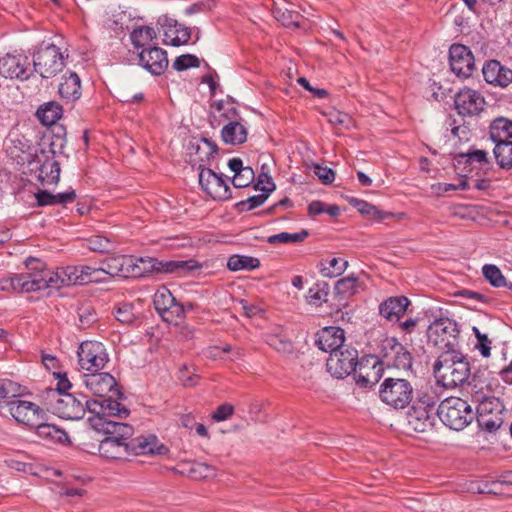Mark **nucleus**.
<instances>
[{"label":"nucleus","mask_w":512,"mask_h":512,"mask_svg":"<svg viewBox=\"0 0 512 512\" xmlns=\"http://www.w3.org/2000/svg\"><path fill=\"white\" fill-rule=\"evenodd\" d=\"M32 263L36 265L30 268L29 272L14 274L11 277L0 279V290L6 292L31 293L40 290H58L64 286L74 285L75 278H71L68 273V267L59 268L56 271L45 269L43 264L31 259L26 263L30 267Z\"/></svg>","instance_id":"f257e3e1"},{"label":"nucleus","mask_w":512,"mask_h":512,"mask_svg":"<svg viewBox=\"0 0 512 512\" xmlns=\"http://www.w3.org/2000/svg\"><path fill=\"white\" fill-rule=\"evenodd\" d=\"M93 427L106 434L99 444V453L102 457L118 460L129 456L128 439L133 435L132 426L101 418L93 424Z\"/></svg>","instance_id":"f03ea898"},{"label":"nucleus","mask_w":512,"mask_h":512,"mask_svg":"<svg viewBox=\"0 0 512 512\" xmlns=\"http://www.w3.org/2000/svg\"><path fill=\"white\" fill-rule=\"evenodd\" d=\"M438 384L453 389L466 382L471 368L467 357L458 350L443 351L433 365Z\"/></svg>","instance_id":"7ed1b4c3"},{"label":"nucleus","mask_w":512,"mask_h":512,"mask_svg":"<svg viewBox=\"0 0 512 512\" xmlns=\"http://www.w3.org/2000/svg\"><path fill=\"white\" fill-rule=\"evenodd\" d=\"M476 404V419L479 427L487 432L498 430L504 422L505 407L501 400L484 392L472 394Z\"/></svg>","instance_id":"20e7f679"},{"label":"nucleus","mask_w":512,"mask_h":512,"mask_svg":"<svg viewBox=\"0 0 512 512\" xmlns=\"http://www.w3.org/2000/svg\"><path fill=\"white\" fill-rule=\"evenodd\" d=\"M437 414L444 425L456 431L464 429L474 417L471 406L459 397L443 400L437 409Z\"/></svg>","instance_id":"39448f33"},{"label":"nucleus","mask_w":512,"mask_h":512,"mask_svg":"<svg viewBox=\"0 0 512 512\" xmlns=\"http://www.w3.org/2000/svg\"><path fill=\"white\" fill-rule=\"evenodd\" d=\"M413 396L414 388L407 379L388 377L379 387L380 400L396 410L406 408Z\"/></svg>","instance_id":"423d86ee"},{"label":"nucleus","mask_w":512,"mask_h":512,"mask_svg":"<svg viewBox=\"0 0 512 512\" xmlns=\"http://www.w3.org/2000/svg\"><path fill=\"white\" fill-rule=\"evenodd\" d=\"M459 329L457 323L448 318L434 320L427 328L429 343L443 351L455 350L458 344Z\"/></svg>","instance_id":"0eeeda50"},{"label":"nucleus","mask_w":512,"mask_h":512,"mask_svg":"<svg viewBox=\"0 0 512 512\" xmlns=\"http://www.w3.org/2000/svg\"><path fill=\"white\" fill-rule=\"evenodd\" d=\"M47 394L53 412L63 419L80 420L88 410V400L84 396L77 399L73 394H60L56 391H48Z\"/></svg>","instance_id":"6e6552de"},{"label":"nucleus","mask_w":512,"mask_h":512,"mask_svg":"<svg viewBox=\"0 0 512 512\" xmlns=\"http://www.w3.org/2000/svg\"><path fill=\"white\" fill-rule=\"evenodd\" d=\"M64 65V56L54 44L41 46L33 55L34 71L42 78L56 76Z\"/></svg>","instance_id":"1a4fd4ad"},{"label":"nucleus","mask_w":512,"mask_h":512,"mask_svg":"<svg viewBox=\"0 0 512 512\" xmlns=\"http://www.w3.org/2000/svg\"><path fill=\"white\" fill-rule=\"evenodd\" d=\"M78 363L82 370L89 373L102 370L109 361L105 346L98 341H84L78 351Z\"/></svg>","instance_id":"9d476101"},{"label":"nucleus","mask_w":512,"mask_h":512,"mask_svg":"<svg viewBox=\"0 0 512 512\" xmlns=\"http://www.w3.org/2000/svg\"><path fill=\"white\" fill-rule=\"evenodd\" d=\"M153 304L161 318L170 324H178L184 317L183 306L176 302L169 289L160 287L154 294Z\"/></svg>","instance_id":"9b49d317"},{"label":"nucleus","mask_w":512,"mask_h":512,"mask_svg":"<svg viewBox=\"0 0 512 512\" xmlns=\"http://www.w3.org/2000/svg\"><path fill=\"white\" fill-rule=\"evenodd\" d=\"M358 363V351L351 347H342L330 354L327 359L328 371L337 378L354 373Z\"/></svg>","instance_id":"f8f14e48"},{"label":"nucleus","mask_w":512,"mask_h":512,"mask_svg":"<svg viewBox=\"0 0 512 512\" xmlns=\"http://www.w3.org/2000/svg\"><path fill=\"white\" fill-rule=\"evenodd\" d=\"M8 411L18 422L30 427L38 425L46 419V412L37 404L25 400H13L8 402Z\"/></svg>","instance_id":"ddd939ff"},{"label":"nucleus","mask_w":512,"mask_h":512,"mask_svg":"<svg viewBox=\"0 0 512 512\" xmlns=\"http://www.w3.org/2000/svg\"><path fill=\"white\" fill-rule=\"evenodd\" d=\"M82 383L94 396L102 399L110 395L120 394L115 378L109 373L98 371L84 374Z\"/></svg>","instance_id":"4468645a"},{"label":"nucleus","mask_w":512,"mask_h":512,"mask_svg":"<svg viewBox=\"0 0 512 512\" xmlns=\"http://www.w3.org/2000/svg\"><path fill=\"white\" fill-rule=\"evenodd\" d=\"M113 396L105 397L101 401L92 400L86 402L88 411L95 414L94 418L89 419L92 425L101 418L108 420L107 417L110 416L126 418L129 415V410L117 400H114Z\"/></svg>","instance_id":"2eb2a0df"},{"label":"nucleus","mask_w":512,"mask_h":512,"mask_svg":"<svg viewBox=\"0 0 512 512\" xmlns=\"http://www.w3.org/2000/svg\"><path fill=\"white\" fill-rule=\"evenodd\" d=\"M382 364L397 369L411 367L412 358L404 346L395 339H386L381 348Z\"/></svg>","instance_id":"dca6fc26"},{"label":"nucleus","mask_w":512,"mask_h":512,"mask_svg":"<svg viewBox=\"0 0 512 512\" xmlns=\"http://www.w3.org/2000/svg\"><path fill=\"white\" fill-rule=\"evenodd\" d=\"M449 60L452 72L458 77L468 78L475 69L474 56L464 45L453 44L449 49Z\"/></svg>","instance_id":"f3484780"},{"label":"nucleus","mask_w":512,"mask_h":512,"mask_svg":"<svg viewBox=\"0 0 512 512\" xmlns=\"http://www.w3.org/2000/svg\"><path fill=\"white\" fill-rule=\"evenodd\" d=\"M199 184L215 200H226L231 196L230 188L222 175L209 168L201 169L199 172Z\"/></svg>","instance_id":"a211bd4d"},{"label":"nucleus","mask_w":512,"mask_h":512,"mask_svg":"<svg viewBox=\"0 0 512 512\" xmlns=\"http://www.w3.org/2000/svg\"><path fill=\"white\" fill-rule=\"evenodd\" d=\"M30 63L22 54H6L0 58V75L7 79L26 80L29 78Z\"/></svg>","instance_id":"6ab92c4d"},{"label":"nucleus","mask_w":512,"mask_h":512,"mask_svg":"<svg viewBox=\"0 0 512 512\" xmlns=\"http://www.w3.org/2000/svg\"><path fill=\"white\" fill-rule=\"evenodd\" d=\"M382 367L379 359L375 356H365L358 360L354 378L361 387L372 386L381 377Z\"/></svg>","instance_id":"aec40b11"},{"label":"nucleus","mask_w":512,"mask_h":512,"mask_svg":"<svg viewBox=\"0 0 512 512\" xmlns=\"http://www.w3.org/2000/svg\"><path fill=\"white\" fill-rule=\"evenodd\" d=\"M484 97L476 90L464 88L455 96V108L462 116L478 115L484 108Z\"/></svg>","instance_id":"412c9836"},{"label":"nucleus","mask_w":512,"mask_h":512,"mask_svg":"<svg viewBox=\"0 0 512 512\" xmlns=\"http://www.w3.org/2000/svg\"><path fill=\"white\" fill-rule=\"evenodd\" d=\"M138 57L140 65L152 75H161L168 67L167 52L160 47L142 49Z\"/></svg>","instance_id":"4be33fe9"},{"label":"nucleus","mask_w":512,"mask_h":512,"mask_svg":"<svg viewBox=\"0 0 512 512\" xmlns=\"http://www.w3.org/2000/svg\"><path fill=\"white\" fill-rule=\"evenodd\" d=\"M129 455H166L168 448L153 435H141L128 441Z\"/></svg>","instance_id":"5701e85b"},{"label":"nucleus","mask_w":512,"mask_h":512,"mask_svg":"<svg viewBox=\"0 0 512 512\" xmlns=\"http://www.w3.org/2000/svg\"><path fill=\"white\" fill-rule=\"evenodd\" d=\"M159 23L163 28L164 44L177 47L188 43L191 37L188 27L166 16L161 18Z\"/></svg>","instance_id":"b1692460"},{"label":"nucleus","mask_w":512,"mask_h":512,"mask_svg":"<svg viewBox=\"0 0 512 512\" xmlns=\"http://www.w3.org/2000/svg\"><path fill=\"white\" fill-rule=\"evenodd\" d=\"M485 81L491 85L507 87L512 82V70L497 60L486 62L482 68Z\"/></svg>","instance_id":"393cba45"},{"label":"nucleus","mask_w":512,"mask_h":512,"mask_svg":"<svg viewBox=\"0 0 512 512\" xmlns=\"http://www.w3.org/2000/svg\"><path fill=\"white\" fill-rule=\"evenodd\" d=\"M344 330L339 327H325L316 334L315 343L322 351L334 353L344 347Z\"/></svg>","instance_id":"a878e982"},{"label":"nucleus","mask_w":512,"mask_h":512,"mask_svg":"<svg viewBox=\"0 0 512 512\" xmlns=\"http://www.w3.org/2000/svg\"><path fill=\"white\" fill-rule=\"evenodd\" d=\"M133 256L119 255L108 258L102 262L100 270L110 277L132 278Z\"/></svg>","instance_id":"bb28decb"},{"label":"nucleus","mask_w":512,"mask_h":512,"mask_svg":"<svg viewBox=\"0 0 512 512\" xmlns=\"http://www.w3.org/2000/svg\"><path fill=\"white\" fill-rule=\"evenodd\" d=\"M409 304L410 301L405 296L389 297L379 305V314L390 322H398Z\"/></svg>","instance_id":"cd10ccee"},{"label":"nucleus","mask_w":512,"mask_h":512,"mask_svg":"<svg viewBox=\"0 0 512 512\" xmlns=\"http://www.w3.org/2000/svg\"><path fill=\"white\" fill-rule=\"evenodd\" d=\"M247 128L237 120H230L221 130L222 140L229 145H240L247 140Z\"/></svg>","instance_id":"c85d7f7f"},{"label":"nucleus","mask_w":512,"mask_h":512,"mask_svg":"<svg viewBox=\"0 0 512 512\" xmlns=\"http://www.w3.org/2000/svg\"><path fill=\"white\" fill-rule=\"evenodd\" d=\"M132 278L145 277L152 272H163L164 261H158L152 257L133 256Z\"/></svg>","instance_id":"c756f323"},{"label":"nucleus","mask_w":512,"mask_h":512,"mask_svg":"<svg viewBox=\"0 0 512 512\" xmlns=\"http://www.w3.org/2000/svg\"><path fill=\"white\" fill-rule=\"evenodd\" d=\"M266 343L281 354H291L293 343L282 327H275L265 335Z\"/></svg>","instance_id":"7c9ffc66"},{"label":"nucleus","mask_w":512,"mask_h":512,"mask_svg":"<svg viewBox=\"0 0 512 512\" xmlns=\"http://www.w3.org/2000/svg\"><path fill=\"white\" fill-rule=\"evenodd\" d=\"M60 96L67 101H75L81 96V81L79 76L70 72L68 76H63L58 90Z\"/></svg>","instance_id":"2f4dec72"},{"label":"nucleus","mask_w":512,"mask_h":512,"mask_svg":"<svg viewBox=\"0 0 512 512\" xmlns=\"http://www.w3.org/2000/svg\"><path fill=\"white\" fill-rule=\"evenodd\" d=\"M35 197L39 206L66 205L75 200L76 193L73 189L57 194H52L47 190H40L35 194Z\"/></svg>","instance_id":"473e14b6"},{"label":"nucleus","mask_w":512,"mask_h":512,"mask_svg":"<svg viewBox=\"0 0 512 512\" xmlns=\"http://www.w3.org/2000/svg\"><path fill=\"white\" fill-rule=\"evenodd\" d=\"M408 424L416 432H424L432 426L431 411L412 406L407 414Z\"/></svg>","instance_id":"72a5a7b5"},{"label":"nucleus","mask_w":512,"mask_h":512,"mask_svg":"<svg viewBox=\"0 0 512 512\" xmlns=\"http://www.w3.org/2000/svg\"><path fill=\"white\" fill-rule=\"evenodd\" d=\"M68 273L71 274V278L76 279L74 285L99 282L101 281L99 274H103L100 267L94 268L87 265L68 266Z\"/></svg>","instance_id":"f704fd0d"},{"label":"nucleus","mask_w":512,"mask_h":512,"mask_svg":"<svg viewBox=\"0 0 512 512\" xmlns=\"http://www.w3.org/2000/svg\"><path fill=\"white\" fill-rule=\"evenodd\" d=\"M36 428L37 435L51 443H65L68 441L67 433L54 424L45 423L44 421H40L38 425L34 426Z\"/></svg>","instance_id":"c9c22d12"},{"label":"nucleus","mask_w":512,"mask_h":512,"mask_svg":"<svg viewBox=\"0 0 512 512\" xmlns=\"http://www.w3.org/2000/svg\"><path fill=\"white\" fill-rule=\"evenodd\" d=\"M489 134L495 143L509 141L512 138V121L502 117L495 119L490 125Z\"/></svg>","instance_id":"e433bc0d"},{"label":"nucleus","mask_w":512,"mask_h":512,"mask_svg":"<svg viewBox=\"0 0 512 512\" xmlns=\"http://www.w3.org/2000/svg\"><path fill=\"white\" fill-rule=\"evenodd\" d=\"M201 265L194 259L189 260H170L164 261L163 272L174 273L179 276H185L192 271L198 270Z\"/></svg>","instance_id":"4c0bfd02"},{"label":"nucleus","mask_w":512,"mask_h":512,"mask_svg":"<svg viewBox=\"0 0 512 512\" xmlns=\"http://www.w3.org/2000/svg\"><path fill=\"white\" fill-rule=\"evenodd\" d=\"M63 114L62 106L57 102H48L37 110V117L43 125L55 124Z\"/></svg>","instance_id":"58836bf2"},{"label":"nucleus","mask_w":512,"mask_h":512,"mask_svg":"<svg viewBox=\"0 0 512 512\" xmlns=\"http://www.w3.org/2000/svg\"><path fill=\"white\" fill-rule=\"evenodd\" d=\"M349 203L358 210L359 213L376 221H383L392 216L391 213L379 210L376 206L357 198H351Z\"/></svg>","instance_id":"ea45409f"},{"label":"nucleus","mask_w":512,"mask_h":512,"mask_svg":"<svg viewBox=\"0 0 512 512\" xmlns=\"http://www.w3.org/2000/svg\"><path fill=\"white\" fill-rule=\"evenodd\" d=\"M321 265L322 268L320 272L322 276L326 278H334L345 272L348 267V261L340 257H333L323 261Z\"/></svg>","instance_id":"a19ab883"},{"label":"nucleus","mask_w":512,"mask_h":512,"mask_svg":"<svg viewBox=\"0 0 512 512\" xmlns=\"http://www.w3.org/2000/svg\"><path fill=\"white\" fill-rule=\"evenodd\" d=\"M156 38L154 28L150 26H140L135 28L131 34L130 39L135 48L146 49L145 47Z\"/></svg>","instance_id":"79ce46f5"},{"label":"nucleus","mask_w":512,"mask_h":512,"mask_svg":"<svg viewBox=\"0 0 512 512\" xmlns=\"http://www.w3.org/2000/svg\"><path fill=\"white\" fill-rule=\"evenodd\" d=\"M260 266L258 258L245 255H232L227 261V267L231 271H251Z\"/></svg>","instance_id":"37998d69"},{"label":"nucleus","mask_w":512,"mask_h":512,"mask_svg":"<svg viewBox=\"0 0 512 512\" xmlns=\"http://www.w3.org/2000/svg\"><path fill=\"white\" fill-rule=\"evenodd\" d=\"M358 278L354 275H349L338 280L335 284L334 290L340 300L346 299L358 292Z\"/></svg>","instance_id":"c03bdc74"},{"label":"nucleus","mask_w":512,"mask_h":512,"mask_svg":"<svg viewBox=\"0 0 512 512\" xmlns=\"http://www.w3.org/2000/svg\"><path fill=\"white\" fill-rule=\"evenodd\" d=\"M494 155L501 168H512V141L495 143Z\"/></svg>","instance_id":"a18cd8bd"},{"label":"nucleus","mask_w":512,"mask_h":512,"mask_svg":"<svg viewBox=\"0 0 512 512\" xmlns=\"http://www.w3.org/2000/svg\"><path fill=\"white\" fill-rule=\"evenodd\" d=\"M60 178V166L55 160H47L40 167L39 179L42 184H57Z\"/></svg>","instance_id":"49530a36"},{"label":"nucleus","mask_w":512,"mask_h":512,"mask_svg":"<svg viewBox=\"0 0 512 512\" xmlns=\"http://www.w3.org/2000/svg\"><path fill=\"white\" fill-rule=\"evenodd\" d=\"M265 177L268 185L263 186L261 188L262 193L259 195L251 196L245 201H241L239 203V206H246V210H252L256 207L261 206L267 200L269 193H271L275 189V184L270 176L265 175Z\"/></svg>","instance_id":"de8ad7c7"},{"label":"nucleus","mask_w":512,"mask_h":512,"mask_svg":"<svg viewBox=\"0 0 512 512\" xmlns=\"http://www.w3.org/2000/svg\"><path fill=\"white\" fill-rule=\"evenodd\" d=\"M308 235L309 233L305 229L296 233L281 232L279 234L269 236L267 242L272 245L300 243L303 242L308 237Z\"/></svg>","instance_id":"09e8293b"},{"label":"nucleus","mask_w":512,"mask_h":512,"mask_svg":"<svg viewBox=\"0 0 512 512\" xmlns=\"http://www.w3.org/2000/svg\"><path fill=\"white\" fill-rule=\"evenodd\" d=\"M438 402V397L432 388H425L417 391L414 406L432 411Z\"/></svg>","instance_id":"8fccbe9b"},{"label":"nucleus","mask_w":512,"mask_h":512,"mask_svg":"<svg viewBox=\"0 0 512 512\" xmlns=\"http://www.w3.org/2000/svg\"><path fill=\"white\" fill-rule=\"evenodd\" d=\"M484 277L494 287H505L507 286L506 279L503 276L501 270L492 264L484 265L482 268Z\"/></svg>","instance_id":"3c124183"},{"label":"nucleus","mask_w":512,"mask_h":512,"mask_svg":"<svg viewBox=\"0 0 512 512\" xmlns=\"http://www.w3.org/2000/svg\"><path fill=\"white\" fill-rule=\"evenodd\" d=\"M472 331L477 340L474 345L475 349L480 352L482 357H490L492 341L488 338V335L486 333H482L476 326L472 327Z\"/></svg>","instance_id":"603ef678"},{"label":"nucleus","mask_w":512,"mask_h":512,"mask_svg":"<svg viewBox=\"0 0 512 512\" xmlns=\"http://www.w3.org/2000/svg\"><path fill=\"white\" fill-rule=\"evenodd\" d=\"M87 247L93 252L108 253L113 249V244L107 237L95 235L87 239Z\"/></svg>","instance_id":"864d4df0"},{"label":"nucleus","mask_w":512,"mask_h":512,"mask_svg":"<svg viewBox=\"0 0 512 512\" xmlns=\"http://www.w3.org/2000/svg\"><path fill=\"white\" fill-rule=\"evenodd\" d=\"M190 473L193 478L204 480L214 478L216 476V469L206 463H195L190 468Z\"/></svg>","instance_id":"5fc2aeb1"},{"label":"nucleus","mask_w":512,"mask_h":512,"mask_svg":"<svg viewBox=\"0 0 512 512\" xmlns=\"http://www.w3.org/2000/svg\"><path fill=\"white\" fill-rule=\"evenodd\" d=\"M254 171L250 167H245L241 172L234 174L232 184L235 188H244L254 181Z\"/></svg>","instance_id":"6e6d98bb"},{"label":"nucleus","mask_w":512,"mask_h":512,"mask_svg":"<svg viewBox=\"0 0 512 512\" xmlns=\"http://www.w3.org/2000/svg\"><path fill=\"white\" fill-rule=\"evenodd\" d=\"M199 59L192 54L178 56L173 62V68L177 71H184L192 67H199Z\"/></svg>","instance_id":"4d7b16f0"},{"label":"nucleus","mask_w":512,"mask_h":512,"mask_svg":"<svg viewBox=\"0 0 512 512\" xmlns=\"http://www.w3.org/2000/svg\"><path fill=\"white\" fill-rule=\"evenodd\" d=\"M116 319L123 324H131L135 320V314L133 312V306L125 303L119 305L115 310Z\"/></svg>","instance_id":"13d9d810"},{"label":"nucleus","mask_w":512,"mask_h":512,"mask_svg":"<svg viewBox=\"0 0 512 512\" xmlns=\"http://www.w3.org/2000/svg\"><path fill=\"white\" fill-rule=\"evenodd\" d=\"M328 291L315 285L308 290L307 299L310 304L319 305L327 301Z\"/></svg>","instance_id":"bf43d9fd"},{"label":"nucleus","mask_w":512,"mask_h":512,"mask_svg":"<svg viewBox=\"0 0 512 512\" xmlns=\"http://www.w3.org/2000/svg\"><path fill=\"white\" fill-rule=\"evenodd\" d=\"M328 122L332 125H339L348 128L352 124L351 117L341 111H332L327 114Z\"/></svg>","instance_id":"052dcab7"},{"label":"nucleus","mask_w":512,"mask_h":512,"mask_svg":"<svg viewBox=\"0 0 512 512\" xmlns=\"http://www.w3.org/2000/svg\"><path fill=\"white\" fill-rule=\"evenodd\" d=\"M234 413V407L229 403H224L216 408L211 417L216 422L225 421Z\"/></svg>","instance_id":"680f3d73"},{"label":"nucleus","mask_w":512,"mask_h":512,"mask_svg":"<svg viewBox=\"0 0 512 512\" xmlns=\"http://www.w3.org/2000/svg\"><path fill=\"white\" fill-rule=\"evenodd\" d=\"M314 173L326 185L331 184L335 179V173L332 169L318 164L314 166Z\"/></svg>","instance_id":"e2e57ef3"},{"label":"nucleus","mask_w":512,"mask_h":512,"mask_svg":"<svg viewBox=\"0 0 512 512\" xmlns=\"http://www.w3.org/2000/svg\"><path fill=\"white\" fill-rule=\"evenodd\" d=\"M467 162L474 163L477 162L480 165H487L488 158H487V152L484 150L474 149L470 150L466 154Z\"/></svg>","instance_id":"0e129e2a"},{"label":"nucleus","mask_w":512,"mask_h":512,"mask_svg":"<svg viewBox=\"0 0 512 512\" xmlns=\"http://www.w3.org/2000/svg\"><path fill=\"white\" fill-rule=\"evenodd\" d=\"M275 18L282 22L284 26L290 25H298V23L294 20L293 14L290 11L283 12L280 8H276L274 10Z\"/></svg>","instance_id":"69168bd1"},{"label":"nucleus","mask_w":512,"mask_h":512,"mask_svg":"<svg viewBox=\"0 0 512 512\" xmlns=\"http://www.w3.org/2000/svg\"><path fill=\"white\" fill-rule=\"evenodd\" d=\"M57 388L56 389H50L49 391H56L60 394H67L66 392L71 388V383L69 379L67 378L66 374H57Z\"/></svg>","instance_id":"338daca9"},{"label":"nucleus","mask_w":512,"mask_h":512,"mask_svg":"<svg viewBox=\"0 0 512 512\" xmlns=\"http://www.w3.org/2000/svg\"><path fill=\"white\" fill-rule=\"evenodd\" d=\"M179 380L185 387H193L196 385V375L189 374L188 369L185 367L179 372Z\"/></svg>","instance_id":"774afa93"}]
</instances>
